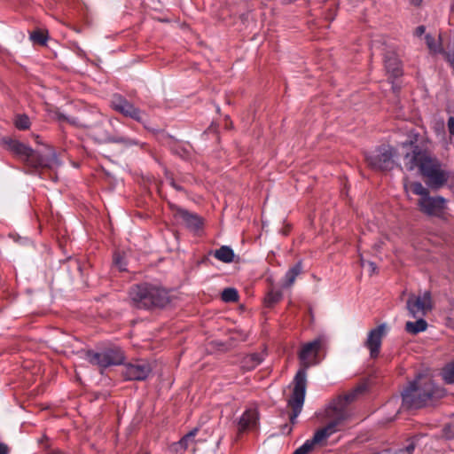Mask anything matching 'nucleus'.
<instances>
[{
  "instance_id": "obj_1",
  "label": "nucleus",
  "mask_w": 454,
  "mask_h": 454,
  "mask_svg": "<svg viewBox=\"0 0 454 454\" xmlns=\"http://www.w3.org/2000/svg\"><path fill=\"white\" fill-rule=\"evenodd\" d=\"M362 392L360 387L352 392L333 400L325 410V418L328 423L318 429L310 441L314 445L320 444L326 441L334 433L340 430L343 424L351 417L348 404L353 402L358 393Z\"/></svg>"
},
{
  "instance_id": "obj_2",
  "label": "nucleus",
  "mask_w": 454,
  "mask_h": 454,
  "mask_svg": "<svg viewBox=\"0 0 454 454\" xmlns=\"http://www.w3.org/2000/svg\"><path fill=\"white\" fill-rule=\"evenodd\" d=\"M321 347V341L315 340L304 344L299 353V358L301 365L304 367L300 370L294 380V389L291 397L288 400V405L292 408L293 412L290 415V420L294 424L295 419L301 411L305 393H306V372L305 370L310 365L316 364V359Z\"/></svg>"
},
{
  "instance_id": "obj_3",
  "label": "nucleus",
  "mask_w": 454,
  "mask_h": 454,
  "mask_svg": "<svg viewBox=\"0 0 454 454\" xmlns=\"http://www.w3.org/2000/svg\"><path fill=\"white\" fill-rule=\"evenodd\" d=\"M6 148L20 160L34 168H58L60 167L54 150L45 145L40 150L34 151L27 145L10 139L6 143Z\"/></svg>"
},
{
  "instance_id": "obj_4",
  "label": "nucleus",
  "mask_w": 454,
  "mask_h": 454,
  "mask_svg": "<svg viewBox=\"0 0 454 454\" xmlns=\"http://www.w3.org/2000/svg\"><path fill=\"white\" fill-rule=\"evenodd\" d=\"M424 137L411 130L405 141L402 142L403 147H411V152H406L403 160L404 165L410 170H439V162L426 148H419L423 145Z\"/></svg>"
},
{
  "instance_id": "obj_5",
  "label": "nucleus",
  "mask_w": 454,
  "mask_h": 454,
  "mask_svg": "<svg viewBox=\"0 0 454 454\" xmlns=\"http://www.w3.org/2000/svg\"><path fill=\"white\" fill-rule=\"evenodd\" d=\"M403 186L407 192L419 196L418 207L420 212L429 216L442 218L447 209V200L442 196H431L428 190L420 182L405 177Z\"/></svg>"
},
{
  "instance_id": "obj_6",
  "label": "nucleus",
  "mask_w": 454,
  "mask_h": 454,
  "mask_svg": "<svg viewBox=\"0 0 454 454\" xmlns=\"http://www.w3.org/2000/svg\"><path fill=\"white\" fill-rule=\"evenodd\" d=\"M403 402L408 408H420L433 397L440 396L439 390L428 377L419 376L403 392Z\"/></svg>"
},
{
  "instance_id": "obj_7",
  "label": "nucleus",
  "mask_w": 454,
  "mask_h": 454,
  "mask_svg": "<svg viewBox=\"0 0 454 454\" xmlns=\"http://www.w3.org/2000/svg\"><path fill=\"white\" fill-rule=\"evenodd\" d=\"M133 305L139 309L164 307L169 302V296L165 289L148 284L137 285L129 291Z\"/></svg>"
},
{
  "instance_id": "obj_8",
  "label": "nucleus",
  "mask_w": 454,
  "mask_h": 454,
  "mask_svg": "<svg viewBox=\"0 0 454 454\" xmlns=\"http://www.w3.org/2000/svg\"><path fill=\"white\" fill-rule=\"evenodd\" d=\"M85 359L92 365L98 366L100 372H103V370L109 366L122 364L125 356L120 348L113 347L98 352L88 350L85 353Z\"/></svg>"
},
{
  "instance_id": "obj_9",
  "label": "nucleus",
  "mask_w": 454,
  "mask_h": 454,
  "mask_svg": "<svg viewBox=\"0 0 454 454\" xmlns=\"http://www.w3.org/2000/svg\"><path fill=\"white\" fill-rule=\"evenodd\" d=\"M406 308L413 317L425 316L432 309V299L429 292L421 296L411 294L406 302Z\"/></svg>"
},
{
  "instance_id": "obj_10",
  "label": "nucleus",
  "mask_w": 454,
  "mask_h": 454,
  "mask_svg": "<svg viewBox=\"0 0 454 454\" xmlns=\"http://www.w3.org/2000/svg\"><path fill=\"white\" fill-rule=\"evenodd\" d=\"M112 107L123 114L124 116L129 117L138 122L144 123L145 114L138 108L135 107L126 98L121 95H114L111 101Z\"/></svg>"
},
{
  "instance_id": "obj_11",
  "label": "nucleus",
  "mask_w": 454,
  "mask_h": 454,
  "mask_svg": "<svg viewBox=\"0 0 454 454\" xmlns=\"http://www.w3.org/2000/svg\"><path fill=\"white\" fill-rule=\"evenodd\" d=\"M152 372L151 364L145 360H135L125 364L123 375L129 380H144Z\"/></svg>"
},
{
  "instance_id": "obj_12",
  "label": "nucleus",
  "mask_w": 454,
  "mask_h": 454,
  "mask_svg": "<svg viewBox=\"0 0 454 454\" xmlns=\"http://www.w3.org/2000/svg\"><path fill=\"white\" fill-rule=\"evenodd\" d=\"M388 327L386 324H381L369 331L364 346L370 351V356L375 358L379 356L382 339L387 333Z\"/></svg>"
},
{
  "instance_id": "obj_13",
  "label": "nucleus",
  "mask_w": 454,
  "mask_h": 454,
  "mask_svg": "<svg viewBox=\"0 0 454 454\" xmlns=\"http://www.w3.org/2000/svg\"><path fill=\"white\" fill-rule=\"evenodd\" d=\"M366 160L372 168L380 170H389L394 168L392 151L388 148H382L368 155Z\"/></svg>"
},
{
  "instance_id": "obj_14",
  "label": "nucleus",
  "mask_w": 454,
  "mask_h": 454,
  "mask_svg": "<svg viewBox=\"0 0 454 454\" xmlns=\"http://www.w3.org/2000/svg\"><path fill=\"white\" fill-rule=\"evenodd\" d=\"M174 217L191 230H199L202 226V219L175 204H169Z\"/></svg>"
},
{
  "instance_id": "obj_15",
  "label": "nucleus",
  "mask_w": 454,
  "mask_h": 454,
  "mask_svg": "<svg viewBox=\"0 0 454 454\" xmlns=\"http://www.w3.org/2000/svg\"><path fill=\"white\" fill-rule=\"evenodd\" d=\"M419 177L429 188L438 190L448 181V172H419Z\"/></svg>"
},
{
  "instance_id": "obj_16",
  "label": "nucleus",
  "mask_w": 454,
  "mask_h": 454,
  "mask_svg": "<svg viewBox=\"0 0 454 454\" xmlns=\"http://www.w3.org/2000/svg\"><path fill=\"white\" fill-rule=\"evenodd\" d=\"M385 67L392 76L398 77L402 74L400 61L395 53L385 56Z\"/></svg>"
},
{
  "instance_id": "obj_17",
  "label": "nucleus",
  "mask_w": 454,
  "mask_h": 454,
  "mask_svg": "<svg viewBox=\"0 0 454 454\" xmlns=\"http://www.w3.org/2000/svg\"><path fill=\"white\" fill-rule=\"evenodd\" d=\"M255 423V411L254 410H247L244 412L242 417L239 422V434H242L248 430L250 427H253Z\"/></svg>"
},
{
  "instance_id": "obj_18",
  "label": "nucleus",
  "mask_w": 454,
  "mask_h": 454,
  "mask_svg": "<svg viewBox=\"0 0 454 454\" xmlns=\"http://www.w3.org/2000/svg\"><path fill=\"white\" fill-rule=\"evenodd\" d=\"M173 152L183 159H190L192 154V147L186 142H176L172 146Z\"/></svg>"
},
{
  "instance_id": "obj_19",
  "label": "nucleus",
  "mask_w": 454,
  "mask_h": 454,
  "mask_svg": "<svg viewBox=\"0 0 454 454\" xmlns=\"http://www.w3.org/2000/svg\"><path fill=\"white\" fill-rule=\"evenodd\" d=\"M214 255L216 259L225 263L231 262L234 258L233 250L227 246H223L215 250Z\"/></svg>"
},
{
  "instance_id": "obj_20",
  "label": "nucleus",
  "mask_w": 454,
  "mask_h": 454,
  "mask_svg": "<svg viewBox=\"0 0 454 454\" xmlns=\"http://www.w3.org/2000/svg\"><path fill=\"white\" fill-rule=\"evenodd\" d=\"M427 323L422 318H419L415 322H407L405 325V330L411 334H417L424 332L427 330Z\"/></svg>"
},
{
  "instance_id": "obj_21",
  "label": "nucleus",
  "mask_w": 454,
  "mask_h": 454,
  "mask_svg": "<svg viewBox=\"0 0 454 454\" xmlns=\"http://www.w3.org/2000/svg\"><path fill=\"white\" fill-rule=\"evenodd\" d=\"M301 272V265L299 262L296 265H294V267H292L291 269H289V270L286 272V274L285 276L283 286L285 287L291 286L294 283L295 278H297L298 275H300Z\"/></svg>"
},
{
  "instance_id": "obj_22",
  "label": "nucleus",
  "mask_w": 454,
  "mask_h": 454,
  "mask_svg": "<svg viewBox=\"0 0 454 454\" xmlns=\"http://www.w3.org/2000/svg\"><path fill=\"white\" fill-rule=\"evenodd\" d=\"M199 429L193 428L189 433H187L184 436H183L178 442H176L173 444L174 450L177 451V447L182 448L184 450L188 449L189 442L193 440V438L196 436Z\"/></svg>"
},
{
  "instance_id": "obj_23",
  "label": "nucleus",
  "mask_w": 454,
  "mask_h": 454,
  "mask_svg": "<svg viewBox=\"0 0 454 454\" xmlns=\"http://www.w3.org/2000/svg\"><path fill=\"white\" fill-rule=\"evenodd\" d=\"M425 40L431 52L434 54H442L443 52V48L442 47L441 43L433 38L431 35H427Z\"/></svg>"
},
{
  "instance_id": "obj_24",
  "label": "nucleus",
  "mask_w": 454,
  "mask_h": 454,
  "mask_svg": "<svg viewBox=\"0 0 454 454\" xmlns=\"http://www.w3.org/2000/svg\"><path fill=\"white\" fill-rule=\"evenodd\" d=\"M442 376L446 383H454V361L448 364L442 371Z\"/></svg>"
},
{
  "instance_id": "obj_25",
  "label": "nucleus",
  "mask_w": 454,
  "mask_h": 454,
  "mask_svg": "<svg viewBox=\"0 0 454 454\" xmlns=\"http://www.w3.org/2000/svg\"><path fill=\"white\" fill-rule=\"evenodd\" d=\"M222 300L225 302L237 301L239 299L238 292L235 288H225L221 294Z\"/></svg>"
},
{
  "instance_id": "obj_26",
  "label": "nucleus",
  "mask_w": 454,
  "mask_h": 454,
  "mask_svg": "<svg viewBox=\"0 0 454 454\" xmlns=\"http://www.w3.org/2000/svg\"><path fill=\"white\" fill-rule=\"evenodd\" d=\"M14 124L19 129H27L30 127V121L26 114H19L15 117Z\"/></svg>"
},
{
  "instance_id": "obj_27",
  "label": "nucleus",
  "mask_w": 454,
  "mask_h": 454,
  "mask_svg": "<svg viewBox=\"0 0 454 454\" xmlns=\"http://www.w3.org/2000/svg\"><path fill=\"white\" fill-rule=\"evenodd\" d=\"M30 39L35 43L43 45V44H45V43L47 41V35L43 31L36 30V31H34L33 33H31Z\"/></svg>"
},
{
  "instance_id": "obj_28",
  "label": "nucleus",
  "mask_w": 454,
  "mask_h": 454,
  "mask_svg": "<svg viewBox=\"0 0 454 454\" xmlns=\"http://www.w3.org/2000/svg\"><path fill=\"white\" fill-rule=\"evenodd\" d=\"M281 294L278 291H270L264 299V304L270 307L280 300Z\"/></svg>"
},
{
  "instance_id": "obj_29",
  "label": "nucleus",
  "mask_w": 454,
  "mask_h": 454,
  "mask_svg": "<svg viewBox=\"0 0 454 454\" xmlns=\"http://www.w3.org/2000/svg\"><path fill=\"white\" fill-rule=\"evenodd\" d=\"M112 140L116 143L123 144L127 146L134 145H139L142 146V144H140L138 141L129 138V137H117L113 138Z\"/></svg>"
},
{
  "instance_id": "obj_30",
  "label": "nucleus",
  "mask_w": 454,
  "mask_h": 454,
  "mask_svg": "<svg viewBox=\"0 0 454 454\" xmlns=\"http://www.w3.org/2000/svg\"><path fill=\"white\" fill-rule=\"evenodd\" d=\"M314 444L310 440L306 441L301 447H299L294 454H308L313 450Z\"/></svg>"
},
{
  "instance_id": "obj_31",
  "label": "nucleus",
  "mask_w": 454,
  "mask_h": 454,
  "mask_svg": "<svg viewBox=\"0 0 454 454\" xmlns=\"http://www.w3.org/2000/svg\"><path fill=\"white\" fill-rule=\"evenodd\" d=\"M114 265L121 270H125V263L122 262V257L119 254H115L114 256Z\"/></svg>"
},
{
  "instance_id": "obj_32",
  "label": "nucleus",
  "mask_w": 454,
  "mask_h": 454,
  "mask_svg": "<svg viewBox=\"0 0 454 454\" xmlns=\"http://www.w3.org/2000/svg\"><path fill=\"white\" fill-rule=\"evenodd\" d=\"M449 132L454 136V116L449 118L447 122Z\"/></svg>"
},
{
  "instance_id": "obj_33",
  "label": "nucleus",
  "mask_w": 454,
  "mask_h": 454,
  "mask_svg": "<svg viewBox=\"0 0 454 454\" xmlns=\"http://www.w3.org/2000/svg\"><path fill=\"white\" fill-rule=\"evenodd\" d=\"M365 269L370 274H373L376 271V265L372 262H367V266Z\"/></svg>"
},
{
  "instance_id": "obj_34",
  "label": "nucleus",
  "mask_w": 454,
  "mask_h": 454,
  "mask_svg": "<svg viewBox=\"0 0 454 454\" xmlns=\"http://www.w3.org/2000/svg\"><path fill=\"white\" fill-rule=\"evenodd\" d=\"M214 345L215 347L218 348V349H221V350H225V349H228L229 348V346L227 347L224 343L221 342V341H213Z\"/></svg>"
},
{
  "instance_id": "obj_35",
  "label": "nucleus",
  "mask_w": 454,
  "mask_h": 454,
  "mask_svg": "<svg viewBox=\"0 0 454 454\" xmlns=\"http://www.w3.org/2000/svg\"><path fill=\"white\" fill-rule=\"evenodd\" d=\"M425 33V27L419 26L415 30V35L417 36H421Z\"/></svg>"
},
{
  "instance_id": "obj_36",
  "label": "nucleus",
  "mask_w": 454,
  "mask_h": 454,
  "mask_svg": "<svg viewBox=\"0 0 454 454\" xmlns=\"http://www.w3.org/2000/svg\"><path fill=\"white\" fill-rule=\"evenodd\" d=\"M8 446L4 443H0V454H8Z\"/></svg>"
},
{
  "instance_id": "obj_37",
  "label": "nucleus",
  "mask_w": 454,
  "mask_h": 454,
  "mask_svg": "<svg viewBox=\"0 0 454 454\" xmlns=\"http://www.w3.org/2000/svg\"><path fill=\"white\" fill-rule=\"evenodd\" d=\"M367 262L368 261H365L362 256L360 257V265L361 267H363L364 269L366 268L367 266Z\"/></svg>"
},
{
  "instance_id": "obj_38",
  "label": "nucleus",
  "mask_w": 454,
  "mask_h": 454,
  "mask_svg": "<svg viewBox=\"0 0 454 454\" xmlns=\"http://www.w3.org/2000/svg\"><path fill=\"white\" fill-rule=\"evenodd\" d=\"M291 431H292L291 427L285 426V427L283 429V434H289Z\"/></svg>"
},
{
  "instance_id": "obj_39",
  "label": "nucleus",
  "mask_w": 454,
  "mask_h": 454,
  "mask_svg": "<svg viewBox=\"0 0 454 454\" xmlns=\"http://www.w3.org/2000/svg\"><path fill=\"white\" fill-rule=\"evenodd\" d=\"M423 0H411V3L413 4V5H416V6H419L420 5V4L422 3Z\"/></svg>"
},
{
  "instance_id": "obj_40",
  "label": "nucleus",
  "mask_w": 454,
  "mask_h": 454,
  "mask_svg": "<svg viewBox=\"0 0 454 454\" xmlns=\"http://www.w3.org/2000/svg\"><path fill=\"white\" fill-rule=\"evenodd\" d=\"M48 454H65L64 452L60 451V450H54L52 452H50Z\"/></svg>"
},
{
  "instance_id": "obj_41",
  "label": "nucleus",
  "mask_w": 454,
  "mask_h": 454,
  "mask_svg": "<svg viewBox=\"0 0 454 454\" xmlns=\"http://www.w3.org/2000/svg\"><path fill=\"white\" fill-rule=\"evenodd\" d=\"M250 361L254 362V355H250L248 357H247Z\"/></svg>"
},
{
  "instance_id": "obj_42",
  "label": "nucleus",
  "mask_w": 454,
  "mask_h": 454,
  "mask_svg": "<svg viewBox=\"0 0 454 454\" xmlns=\"http://www.w3.org/2000/svg\"><path fill=\"white\" fill-rule=\"evenodd\" d=\"M412 450H413V447H412V446H409V447L407 448V451H408V452H411Z\"/></svg>"
},
{
  "instance_id": "obj_43",
  "label": "nucleus",
  "mask_w": 454,
  "mask_h": 454,
  "mask_svg": "<svg viewBox=\"0 0 454 454\" xmlns=\"http://www.w3.org/2000/svg\"><path fill=\"white\" fill-rule=\"evenodd\" d=\"M256 361H257V364H258L260 363L261 359L257 356Z\"/></svg>"
},
{
  "instance_id": "obj_44",
  "label": "nucleus",
  "mask_w": 454,
  "mask_h": 454,
  "mask_svg": "<svg viewBox=\"0 0 454 454\" xmlns=\"http://www.w3.org/2000/svg\"><path fill=\"white\" fill-rule=\"evenodd\" d=\"M143 454H149L148 452H144Z\"/></svg>"
}]
</instances>
